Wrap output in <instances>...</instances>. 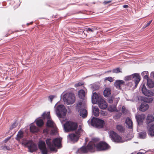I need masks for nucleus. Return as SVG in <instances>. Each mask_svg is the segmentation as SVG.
<instances>
[{
    "instance_id": "58836bf2",
    "label": "nucleus",
    "mask_w": 154,
    "mask_h": 154,
    "mask_svg": "<svg viewBox=\"0 0 154 154\" xmlns=\"http://www.w3.org/2000/svg\"><path fill=\"white\" fill-rule=\"evenodd\" d=\"M82 131V129L81 126L80 125L79 126L78 130L75 131V132L77 135H79V136L80 134V132Z\"/></svg>"
},
{
    "instance_id": "13d9d810",
    "label": "nucleus",
    "mask_w": 154,
    "mask_h": 154,
    "mask_svg": "<svg viewBox=\"0 0 154 154\" xmlns=\"http://www.w3.org/2000/svg\"><path fill=\"white\" fill-rule=\"evenodd\" d=\"M11 136L8 137L6 139H5L4 140V142H5V143L7 142L8 141V140H9L11 139Z\"/></svg>"
},
{
    "instance_id": "f257e3e1",
    "label": "nucleus",
    "mask_w": 154,
    "mask_h": 154,
    "mask_svg": "<svg viewBox=\"0 0 154 154\" xmlns=\"http://www.w3.org/2000/svg\"><path fill=\"white\" fill-rule=\"evenodd\" d=\"M50 138L47 139L46 142L48 147L51 151H54L56 150L55 147H60L61 145V139L60 138H56L52 141Z\"/></svg>"
},
{
    "instance_id": "e433bc0d",
    "label": "nucleus",
    "mask_w": 154,
    "mask_h": 154,
    "mask_svg": "<svg viewBox=\"0 0 154 154\" xmlns=\"http://www.w3.org/2000/svg\"><path fill=\"white\" fill-rule=\"evenodd\" d=\"M46 126L48 127H53L54 126V122L48 119L46 123Z\"/></svg>"
},
{
    "instance_id": "37998d69",
    "label": "nucleus",
    "mask_w": 154,
    "mask_h": 154,
    "mask_svg": "<svg viewBox=\"0 0 154 154\" xmlns=\"http://www.w3.org/2000/svg\"><path fill=\"white\" fill-rule=\"evenodd\" d=\"M17 125V124L15 122L10 127V130H12Z\"/></svg>"
},
{
    "instance_id": "ea45409f",
    "label": "nucleus",
    "mask_w": 154,
    "mask_h": 154,
    "mask_svg": "<svg viewBox=\"0 0 154 154\" xmlns=\"http://www.w3.org/2000/svg\"><path fill=\"white\" fill-rule=\"evenodd\" d=\"M112 72L113 73H118L119 72H121L122 71L120 70V69L119 68H117L113 69Z\"/></svg>"
},
{
    "instance_id": "c85d7f7f",
    "label": "nucleus",
    "mask_w": 154,
    "mask_h": 154,
    "mask_svg": "<svg viewBox=\"0 0 154 154\" xmlns=\"http://www.w3.org/2000/svg\"><path fill=\"white\" fill-rule=\"evenodd\" d=\"M85 93L83 90H81L79 91L78 93V95L79 98L83 99L85 96Z\"/></svg>"
},
{
    "instance_id": "4d7b16f0",
    "label": "nucleus",
    "mask_w": 154,
    "mask_h": 154,
    "mask_svg": "<svg viewBox=\"0 0 154 154\" xmlns=\"http://www.w3.org/2000/svg\"><path fill=\"white\" fill-rule=\"evenodd\" d=\"M143 78L144 79L147 80V81L148 80L150 79L149 78L148 74H146L145 76L143 77Z\"/></svg>"
},
{
    "instance_id": "de8ad7c7",
    "label": "nucleus",
    "mask_w": 154,
    "mask_h": 154,
    "mask_svg": "<svg viewBox=\"0 0 154 154\" xmlns=\"http://www.w3.org/2000/svg\"><path fill=\"white\" fill-rule=\"evenodd\" d=\"M105 79L107 80L110 82H112L113 81V79L111 77H106L105 78Z\"/></svg>"
},
{
    "instance_id": "473e14b6",
    "label": "nucleus",
    "mask_w": 154,
    "mask_h": 154,
    "mask_svg": "<svg viewBox=\"0 0 154 154\" xmlns=\"http://www.w3.org/2000/svg\"><path fill=\"white\" fill-rule=\"evenodd\" d=\"M153 98L150 97H144L143 99L144 103H151L153 101Z\"/></svg>"
},
{
    "instance_id": "49530a36",
    "label": "nucleus",
    "mask_w": 154,
    "mask_h": 154,
    "mask_svg": "<svg viewBox=\"0 0 154 154\" xmlns=\"http://www.w3.org/2000/svg\"><path fill=\"white\" fill-rule=\"evenodd\" d=\"M108 102L110 103H112L113 102V97H109L108 99Z\"/></svg>"
},
{
    "instance_id": "a19ab883",
    "label": "nucleus",
    "mask_w": 154,
    "mask_h": 154,
    "mask_svg": "<svg viewBox=\"0 0 154 154\" xmlns=\"http://www.w3.org/2000/svg\"><path fill=\"white\" fill-rule=\"evenodd\" d=\"M41 153L42 154H47L48 153V151L47 148L42 149H40Z\"/></svg>"
},
{
    "instance_id": "864d4df0",
    "label": "nucleus",
    "mask_w": 154,
    "mask_h": 154,
    "mask_svg": "<svg viewBox=\"0 0 154 154\" xmlns=\"http://www.w3.org/2000/svg\"><path fill=\"white\" fill-rule=\"evenodd\" d=\"M152 22V20H151L150 21H149L146 24H145L143 28H146V27H147V26H148L150 24V23H151Z\"/></svg>"
},
{
    "instance_id": "20e7f679",
    "label": "nucleus",
    "mask_w": 154,
    "mask_h": 154,
    "mask_svg": "<svg viewBox=\"0 0 154 154\" xmlns=\"http://www.w3.org/2000/svg\"><path fill=\"white\" fill-rule=\"evenodd\" d=\"M56 112L59 118L63 117L66 115V109L63 105H59L57 108Z\"/></svg>"
},
{
    "instance_id": "a211bd4d",
    "label": "nucleus",
    "mask_w": 154,
    "mask_h": 154,
    "mask_svg": "<svg viewBox=\"0 0 154 154\" xmlns=\"http://www.w3.org/2000/svg\"><path fill=\"white\" fill-rule=\"evenodd\" d=\"M98 119L93 117L91 119H90L88 121V123L89 125L91 124L92 126L96 128Z\"/></svg>"
},
{
    "instance_id": "774afa93",
    "label": "nucleus",
    "mask_w": 154,
    "mask_h": 154,
    "mask_svg": "<svg viewBox=\"0 0 154 154\" xmlns=\"http://www.w3.org/2000/svg\"><path fill=\"white\" fill-rule=\"evenodd\" d=\"M118 115H116L115 116V117H116L117 118H118Z\"/></svg>"
},
{
    "instance_id": "ddd939ff",
    "label": "nucleus",
    "mask_w": 154,
    "mask_h": 154,
    "mask_svg": "<svg viewBox=\"0 0 154 154\" xmlns=\"http://www.w3.org/2000/svg\"><path fill=\"white\" fill-rule=\"evenodd\" d=\"M97 103L101 109H105L107 107V103L103 98L100 100Z\"/></svg>"
},
{
    "instance_id": "c03bdc74",
    "label": "nucleus",
    "mask_w": 154,
    "mask_h": 154,
    "mask_svg": "<svg viewBox=\"0 0 154 154\" xmlns=\"http://www.w3.org/2000/svg\"><path fill=\"white\" fill-rule=\"evenodd\" d=\"M85 31H86L88 32H93L94 31V29H93L92 28L91 29L89 28H86L85 29Z\"/></svg>"
},
{
    "instance_id": "052dcab7",
    "label": "nucleus",
    "mask_w": 154,
    "mask_h": 154,
    "mask_svg": "<svg viewBox=\"0 0 154 154\" xmlns=\"http://www.w3.org/2000/svg\"><path fill=\"white\" fill-rule=\"evenodd\" d=\"M150 77L154 79V72H152L151 73Z\"/></svg>"
},
{
    "instance_id": "79ce46f5",
    "label": "nucleus",
    "mask_w": 154,
    "mask_h": 154,
    "mask_svg": "<svg viewBox=\"0 0 154 154\" xmlns=\"http://www.w3.org/2000/svg\"><path fill=\"white\" fill-rule=\"evenodd\" d=\"M2 149L4 150H10V147L6 145L2 146Z\"/></svg>"
},
{
    "instance_id": "6e6552de",
    "label": "nucleus",
    "mask_w": 154,
    "mask_h": 154,
    "mask_svg": "<svg viewBox=\"0 0 154 154\" xmlns=\"http://www.w3.org/2000/svg\"><path fill=\"white\" fill-rule=\"evenodd\" d=\"M25 147L28 148L29 151L33 152L36 151L37 149V145L35 143H33L30 141H28L26 143H22Z\"/></svg>"
},
{
    "instance_id": "5701e85b",
    "label": "nucleus",
    "mask_w": 154,
    "mask_h": 154,
    "mask_svg": "<svg viewBox=\"0 0 154 154\" xmlns=\"http://www.w3.org/2000/svg\"><path fill=\"white\" fill-rule=\"evenodd\" d=\"M154 121V118L152 115H148L146 120V122L147 125H150V123Z\"/></svg>"
},
{
    "instance_id": "603ef678",
    "label": "nucleus",
    "mask_w": 154,
    "mask_h": 154,
    "mask_svg": "<svg viewBox=\"0 0 154 154\" xmlns=\"http://www.w3.org/2000/svg\"><path fill=\"white\" fill-rule=\"evenodd\" d=\"M114 107L113 108H112V106H109L108 108V110L111 112H113L114 110Z\"/></svg>"
},
{
    "instance_id": "412c9836",
    "label": "nucleus",
    "mask_w": 154,
    "mask_h": 154,
    "mask_svg": "<svg viewBox=\"0 0 154 154\" xmlns=\"http://www.w3.org/2000/svg\"><path fill=\"white\" fill-rule=\"evenodd\" d=\"M88 152V149L85 146H83L80 148L78 149L76 152L77 153L80 154L86 153Z\"/></svg>"
},
{
    "instance_id": "69168bd1",
    "label": "nucleus",
    "mask_w": 154,
    "mask_h": 154,
    "mask_svg": "<svg viewBox=\"0 0 154 154\" xmlns=\"http://www.w3.org/2000/svg\"><path fill=\"white\" fill-rule=\"evenodd\" d=\"M82 102H79L78 103V104H77V106L78 107L79 105L80 106H81L82 105Z\"/></svg>"
},
{
    "instance_id": "0eeeda50",
    "label": "nucleus",
    "mask_w": 154,
    "mask_h": 154,
    "mask_svg": "<svg viewBox=\"0 0 154 154\" xmlns=\"http://www.w3.org/2000/svg\"><path fill=\"white\" fill-rule=\"evenodd\" d=\"M110 148V146L106 142L103 141L96 144V149L97 151L106 150Z\"/></svg>"
},
{
    "instance_id": "aec40b11",
    "label": "nucleus",
    "mask_w": 154,
    "mask_h": 154,
    "mask_svg": "<svg viewBox=\"0 0 154 154\" xmlns=\"http://www.w3.org/2000/svg\"><path fill=\"white\" fill-rule=\"evenodd\" d=\"M80 116L83 118H85L87 115V112L86 109L84 108H79V110Z\"/></svg>"
},
{
    "instance_id": "4468645a",
    "label": "nucleus",
    "mask_w": 154,
    "mask_h": 154,
    "mask_svg": "<svg viewBox=\"0 0 154 154\" xmlns=\"http://www.w3.org/2000/svg\"><path fill=\"white\" fill-rule=\"evenodd\" d=\"M135 117L137 124L139 125H142L143 123V120L144 119V115H138L135 116Z\"/></svg>"
},
{
    "instance_id": "9d476101",
    "label": "nucleus",
    "mask_w": 154,
    "mask_h": 154,
    "mask_svg": "<svg viewBox=\"0 0 154 154\" xmlns=\"http://www.w3.org/2000/svg\"><path fill=\"white\" fill-rule=\"evenodd\" d=\"M102 98L96 92L93 93L91 96L92 102L93 104L97 103Z\"/></svg>"
},
{
    "instance_id": "c756f323",
    "label": "nucleus",
    "mask_w": 154,
    "mask_h": 154,
    "mask_svg": "<svg viewBox=\"0 0 154 154\" xmlns=\"http://www.w3.org/2000/svg\"><path fill=\"white\" fill-rule=\"evenodd\" d=\"M116 128L121 133L124 132L125 131V128L122 125H117L116 126Z\"/></svg>"
},
{
    "instance_id": "1a4fd4ad",
    "label": "nucleus",
    "mask_w": 154,
    "mask_h": 154,
    "mask_svg": "<svg viewBox=\"0 0 154 154\" xmlns=\"http://www.w3.org/2000/svg\"><path fill=\"white\" fill-rule=\"evenodd\" d=\"M79 136L75 134H71L67 136V138L70 142L71 143H74L77 142L79 139Z\"/></svg>"
},
{
    "instance_id": "5fc2aeb1",
    "label": "nucleus",
    "mask_w": 154,
    "mask_h": 154,
    "mask_svg": "<svg viewBox=\"0 0 154 154\" xmlns=\"http://www.w3.org/2000/svg\"><path fill=\"white\" fill-rule=\"evenodd\" d=\"M146 74H149L148 72L147 71H144L142 73L141 75L143 77Z\"/></svg>"
},
{
    "instance_id": "f8f14e48",
    "label": "nucleus",
    "mask_w": 154,
    "mask_h": 154,
    "mask_svg": "<svg viewBox=\"0 0 154 154\" xmlns=\"http://www.w3.org/2000/svg\"><path fill=\"white\" fill-rule=\"evenodd\" d=\"M96 144L93 142L90 141L86 146L88 149V152L90 151L91 152H94L96 148Z\"/></svg>"
},
{
    "instance_id": "b1692460",
    "label": "nucleus",
    "mask_w": 154,
    "mask_h": 154,
    "mask_svg": "<svg viewBox=\"0 0 154 154\" xmlns=\"http://www.w3.org/2000/svg\"><path fill=\"white\" fill-rule=\"evenodd\" d=\"M111 93V89L109 88H106L104 90L103 94L105 97L109 96Z\"/></svg>"
},
{
    "instance_id": "dca6fc26",
    "label": "nucleus",
    "mask_w": 154,
    "mask_h": 154,
    "mask_svg": "<svg viewBox=\"0 0 154 154\" xmlns=\"http://www.w3.org/2000/svg\"><path fill=\"white\" fill-rule=\"evenodd\" d=\"M125 83V82L122 80H117L114 82V85L116 88L118 90L121 89V85L122 84Z\"/></svg>"
},
{
    "instance_id": "bb28decb",
    "label": "nucleus",
    "mask_w": 154,
    "mask_h": 154,
    "mask_svg": "<svg viewBox=\"0 0 154 154\" xmlns=\"http://www.w3.org/2000/svg\"><path fill=\"white\" fill-rule=\"evenodd\" d=\"M93 115L95 116H98L99 114V110L97 107H94L92 109Z\"/></svg>"
},
{
    "instance_id": "f03ea898",
    "label": "nucleus",
    "mask_w": 154,
    "mask_h": 154,
    "mask_svg": "<svg viewBox=\"0 0 154 154\" xmlns=\"http://www.w3.org/2000/svg\"><path fill=\"white\" fill-rule=\"evenodd\" d=\"M63 126L65 132H67L76 130L78 125L76 122L69 121L66 122Z\"/></svg>"
},
{
    "instance_id": "a18cd8bd",
    "label": "nucleus",
    "mask_w": 154,
    "mask_h": 154,
    "mask_svg": "<svg viewBox=\"0 0 154 154\" xmlns=\"http://www.w3.org/2000/svg\"><path fill=\"white\" fill-rule=\"evenodd\" d=\"M56 97V96L54 95L49 96L48 97V99L50 100L51 102H52L53 99Z\"/></svg>"
},
{
    "instance_id": "09e8293b",
    "label": "nucleus",
    "mask_w": 154,
    "mask_h": 154,
    "mask_svg": "<svg viewBox=\"0 0 154 154\" xmlns=\"http://www.w3.org/2000/svg\"><path fill=\"white\" fill-rule=\"evenodd\" d=\"M100 140V139L98 138H92V141L91 142H97L99 141Z\"/></svg>"
},
{
    "instance_id": "e2e57ef3",
    "label": "nucleus",
    "mask_w": 154,
    "mask_h": 154,
    "mask_svg": "<svg viewBox=\"0 0 154 154\" xmlns=\"http://www.w3.org/2000/svg\"><path fill=\"white\" fill-rule=\"evenodd\" d=\"M82 36L83 37H85L87 36V34L85 33V32H83V34H82Z\"/></svg>"
},
{
    "instance_id": "680f3d73",
    "label": "nucleus",
    "mask_w": 154,
    "mask_h": 154,
    "mask_svg": "<svg viewBox=\"0 0 154 154\" xmlns=\"http://www.w3.org/2000/svg\"><path fill=\"white\" fill-rule=\"evenodd\" d=\"M144 152H138L137 153V154H144L146 152L145 150H144Z\"/></svg>"
},
{
    "instance_id": "423d86ee",
    "label": "nucleus",
    "mask_w": 154,
    "mask_h": 154,
    "mask_svg": "<svg viewBox=\"0 0 154 154\" xmlns=\"http://www.w3.org/2000/svg\"><path fill=\"white\" fill-rule=\"evenodd\" d=\"M63 100L68 104H72L75 101V96L72 93L65 94L64 96Z\"/></svg>"
},
{
    "instance_id": "72a5a7b5",
    "label": "nucleus",
    "mask_w": 154,
    "mask_h": 154,
    "mask_svg": "<svg viewBox=\"0 0 154 154\" xmlns=\"http://www.w3.org/2000/svg\"><path fill=\"white\" fill-rule=\"evenodd\" d=\"M42 116L44 119L46 118L47 119H49L51 118L50 114L48 112L47 113H46V112H44L42 114Z\"/></svg>"
},
{
    "instance_id": "7ed1b4c3",
    "label": "nucleus",
    "mask_w": 154,
    "mask_h": 154,
    "mask_svg": "<svg viewBox=\"0 0 154 154\" xmlns=\"http://www.w3.org/2000/svg\"><path fill=\"white\" fill-rule=\"evenodd\" d=\"M125 81L132 80L135 82V86L133 87L134 89L135 88L140 80L139 74L137 73H135L130 75L125 76L124 78Z\"/></svg>"
},
{
    "instance_id": "338daca9",
    "label": "nucleus",
    "mask_w": 154,
    "mask_h": 154,
    "mask_svg": "<svg viewBox=\"0 0 154 154\" xmlns=\"http://www.w3.org/2000/svg\"><path fill=\"white\" fill-rule=\"evenodd\" d=\"M125 109V107L123 106L122 108V111L123 112H124Z\"/></svg>"
},
{
    "instance_id": "4be33fe9",
    "label": "nucleus",
    "mask_w": 154,
    "mask_h": 154,
    "mask_svg": "<svg viewBox=\"0 0 154 154\" xmlns=\"http://www.w3.org/2000/svg\"><path fill=\"white\" fill-rule=\"evenodd\" d=\"M125 123L127 125V127L128 128L133 129V124L132 121L130 118L128 117L126 119Z\"/></svg>"
},
{
    "instance_id": "f3484780",
    "label": "nucleus",
    "mask_w": 154,
    "mask_h": 154,
    "mask_svg": "<svg viewBox=\"0 0 154 154\" xmlns=\"http://www.w3.org/2000/svg\"><path fill=\"white\" fill-rule=\"evenodd\" d=\"M105 125L104 121L100 119H98L96 128H102Z\"/></svg>"
},
{
    "instance_id": "8fccbe9b",
    "label": "nucleus",
    "mask_w": 154,
    "mask_h": 154,
    "mask_svg": "<svg viewBox=\"0 0 154 154\" xmlns=\"http://www.w3.org/2000/svg\"><path fill=\"white\" fill-rule=\"evenodd\" d=\"M83 85V83L81 82H79L78 83L75 84V87L81 86Z\"/></svg>"
},
{
    "instance_id": "39448f33",
    "label": "nucleus",
    "mask_w": 154,
    "mask_h": 154,
    "mask_svg": "<svg viewBox=\"0 0 154 154\" xmlns=\"http://www.w3.org/2000/svg\"><path fill=\"white\" fill-rule=\"evenodd\" d=\"M109 136L114 142L118 143H122L124 142L122 140V137L114 131L110 132Z\"/></svg>"
},
{
    "instance_id": "7c9ffc66",
    "label": "nucleus",
    "mask_w": 154,
    "mask_h": 154,
    "mask_svg": "<svg viewBox=\"0 0 154 154\" xmlns=\"http://www.w3.org/2000/svg\"><path fill=\"white\" fill-rule=\"evenodd\" d=\"M113 102L114 103L113 107L114 108H116V106L120 100V98L118 97H113Z\"/></svg>"
},
{
    "instance_id": "0e129e2a",
    "label": "nucleus",
    "mask_w": 154,
    "mask_h": 154,
    "mask_svg": "<svg viewBox=\"0 0 154 154\" xmlns=\"http://www.w3.org/2000/svg\"><path fill=\"white\" fill-rule=\"evenodd\" d=\"M123 7L124 8H127L128 7V6L127 5H124L123 6Z\"/></svg>"
},
{
    "instance_id": "6e6d98bb",
    "label": "nucleus",
    "mask_w": 154,
    "mask_h": 154,
    "mask_svg": "<svg viewBox=\"0 0 154 154\" xmlns=\"http://www.w3.org/2000/svg\"><path fill=\"white\" fill-rule=\"evenodd\" d=\"M133 83L132 82H130L127 83V86L129 87H131L133 85Z\"/></svg>"
},
{
    "instance_id": "c9c22d12",
    "label": "nucleus",
    "mask_w": 154,
    "mask_h": 154,
    "mask_svg": "<svg viewBox=\"0 0 154 154\" xmlns=\"http://www.w3.org/2000/svg\"><path fill=\"white\" fill-rule=\"evenodd\" d=\"M36 125L39 126L41 127L44 124V122L43 120L42 119H39L36 122Z\"/></svg>"
},
{
    "instance_id": "9b49d317",
    "label": "nucleus",
    "mask_w": 154,
    "mask_h": 154,
    "mask_svg": "<svg viewBox=\"0 0 154 154\" xmlns=\"http://www.w3.org/2000/svg\"><path fill=\"white\" fill-rule=\"evenodd\" d=\"M141 90L143 93L146 96L151 97L153 96L154 94L151 91L148 90L146 88L144 84L142 85Z\"/></svg>"
},
{
    "instance_id": "3c124183",
    "label": "nucleus",
    "mask_w": 154,
    "mask_h": 154,
    "mask_svg": "<svg viewBox=\"0 0 154 154\" xmlns=\"http://www.w3.org/2000/svg\"><path fill=\"white\" fill-rule=\"evenodd\" d=\"M80 31H78L76 33L78 34L82 35L83 34L84 32L85 31V30H83V29H81Z\"/></svg>"
},
{
    "instance_id": "bf43d9fd",
    "label": "nucleus",
    "mask_w": 154,
    "mask_h": 154,
    "mask_svg": "<svg viewBox=\"0 0 154 154\" xmlns=\"http://www.w3.org/2000/svg\"><path fill=\"white\" fill-rule=\"evenodd\" d=\"M111 2V1H104L103 3L104 5H106L107 4Z\"/></svg>"
},
{
    "instance_id": "6ab92c4d",
    "label": "nucleus",
    "mask_w": 154,
    "mask_h": 154,
    "mask_svg": "<svg viewBox=\"0 0 154 154\" xmlns=\"http://www.w3.org/2000/svg\"><path fill=\"white\" fill-rule=\"evenodd\" d=\"M149 105L146 103H142L139 107V110L142 112L146 111L149 108Z\"/></svg>"
},
{
    "instance_id": "cd10ccee",
    "label": "nucleus",
    "mask_w": 154,
    "mask_h": 154,
    "mask_svg": "<svg viewBox=\"0 0 154 154\" xmlns=\"http://www.w3.org/2000/svg\"><path fill=\"white\" fill-rule=\"evenodd\" d=\"M23 137V131L20 130L18 132L17 134V137L16 139L17 140H19L22 139Z\"/></svg>"
},
{
    "instance_id": "4c0bfd02",
    "label": "nucleus",
    "mask_w": 154,
    "mask_h": 154,
    "mask_svg": "<svg viewBox=\"0 0 154 154\" xmlns=\"http://www.w3.org/2000/svg\"><path fill=\"white\" fill-rule=\"evenodd\" d=\"M99 88V86L96 84H94L92 87V88L93 90V91L98 90Z\"/></svg>"
},
{
    "instance_id": "2f4dec72",
    "label": "nucleus",
    "mask_w": 154,
    "mask_h": 154,
    "mask_svg": "<svg viewBox=\"0 0 154 154\" xmlns=\"http://www.w3.org/2000/svg\"><path fill=\"white\" fill-rule=\"evenodd\" d=\"M147 86L149 88H152L154 86V83L151 79L148 80L147 81Z\"/></svg>"
},
{
    "instance_id": "2eb2a0df",
    "label": "nucleus",
    "mask_w": 154,
    "mask_h": 154,
    "mask_svg": "<svg viewBox=\"0 0 154 154\" xmlns=\"http://www.w3.org/2000/svg\"><path fill=\"white\" fill-rule=\"evenodd\" d=\"M147 128L150 136L151 137L154 136V124L148 125Z\"/></svg>"
},
{
    "instance_id": "393cba45",
    "label": "nucleus",
    "mask_w": 154,
    "mask_h": 154,
    "mask_svg": "<svg viewBox=\"0 0 154 154\" xmlns=\"http://www.w3.org/2000/svg\"><path fill=\"white\" fill-rule=\"evenodd\" d=\"M30 132L33 133L37 132L39 131L36 126L33 124L31 125H30Z\"/></svg>"
},
{
    "instance_id": "a878e982",
    "label": "nucleus",
    "mask_w": 154,
    "mask_h": 154,
    "mask_svg": "<svg viewBox=\"0 0 154 154\" xmlns=\"http://www.w3.org/2000/svg\"><path fill=\"white\" fill-rule=\"evenodd\" d=\"M38 147L40 149L46 148L45 142L44 141L40 140L39 141L38 144Z\"/></svg>"
},
{
    "instance_id": "f704fd0d",
    "label": "nucleus",
    "mask_w": 154,
    "mask_h": 154,
    "mask_svg": "<svg viewBox=\"0 0 154 154\" xmlns=\"http://www.w3.org/2000/svg\"><path fill=\"white\" fill-rule=\"evenodd\" d=\"M139 136L140 138L142 139H144L146 138V132H141L139 133Z\"/></svg>"
}]
</instances>
